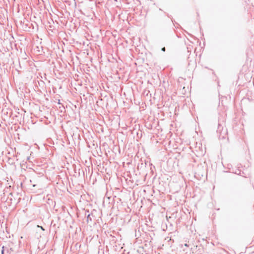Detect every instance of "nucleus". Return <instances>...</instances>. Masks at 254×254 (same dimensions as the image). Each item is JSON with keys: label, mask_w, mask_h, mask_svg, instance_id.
Returning <instances> with one entry per match:
<instances>
[{"label": "nucleus", "mask_w": 254, "mask_h": 254, "mask_svg": "<svg viewBox=\"0 0 254 254\" xmlns=\"http://www.w3.org/2000/svg\"><path fill=\"white\" fill-rule=\"evenodd\" d=\"M162 51H163L164 52L165 51V47L162 48Z\"/></svg>", "instance_id": "7ed1b4c3"}, {"label": "nucleus", "mask_w": 254, "mask_h": 254, "mask_svg": "<svg viewBox=\"0 0 254 254\" xmlns=\"http://www.w3.org/2000/svg\"><path fill=\"white\" fill-rule=\"evenodd\" d=\"M41 229H42L43 230H44V229L43 228V227L42 226L40 227Z\"/></svg>", "instance_id": "39448f33"}, {"label": "nucleus", "mask_w": 254, "mask_h": 254, "mask_svg": "<svg viewBox=\"0 0 254 254\" xmlns=\"http://www.w3.org/2000/svg\"><path fill=\"white\" fill-rule=\"evenodd\" d=\"M13 243L12 242L9 241L5 246L1 247V254H4V251L5 250L7 253H10L13 251L12 246Z\"/></svg>", "instance_id": "f257e3e1"}, {"label": "nucleus", "mask_w": 254, "mask_h": 254, "mask_svg": "<svg viewBox=\"0 0 254 254\" xmlns=\"http://www.w3.org/2000/svg\"><path fill=\"white\" fill-rule=\"evenodd\" d=\"M89 219H90V220H91V218H90V214H89L87 216V219L88 220Z\"/></svg>", "instance_id": "f03ea898"}, {"label": "nucleus", "mask_w": 254, "mask_h": 254, "mask_svg": "<svg viewBox=\"0 0 254 254\" xmlns=\"http://www.w3.org/2000/svg\"><path fill=\"white\" fill-rule=\"evenodd\" d=\"M185 246L186 247H189L188 245L187 244H185Z\"/></svg>", "instance_id": "20e7f679"}]
</instances>
